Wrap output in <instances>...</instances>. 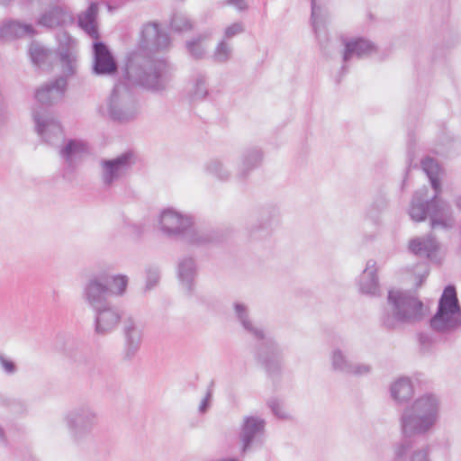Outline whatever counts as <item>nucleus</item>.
Here are the masks:
<instances>
[{
    "label": "nucleus",
    "instance_id": "a19ab883",
    "mask_svg": "<svg viewBox=\"0 0 461 461\" xmlns=\"http://www.w3.org/2000/svg\"><path fill=\"white\" fill-rule=\"evenodd\" d=\"M171 29L176 32H189L194 29V23L190 18L181 13H176L173 14L170 21Z\"/></svg>",
    "mask_w": 461,
    "mask_h": 461
},
{
    "label": "nucleus",
    "instance_id": "c9c22d12",
    "mask_svg": "<svg viewBox=\"0 0 461 461\" xmlns=\"http://www.w3.org/2000/svg\"><path fill=\"white\" fill-rule=\"evenodd\" d=\"M386 198L383 195L377 196L367 208L366 219L369 220L374 225L378 226L381 222L380 215L386 210Z\"/></svg>",
    "mask_w": 461,
    "mask_h": 461
},
{
    "label": "nucleus",
    "instance_id": "e433bc0d",
    "mask_svg": "<svg viewBox=\"0 0 461 461\" xmlns=\"http://www.w3.org/2000/svg\"><path fill=\"white\" fill-rule=\"evenodd\" d=\"M206 172L220 181H229L231 173L227 165L220 159H212L205 165Z\"/></svg>",
    "mask_w": 461,
    "mask_h": 461
},
{
    "label": "nucleus",
    "instance_id": "4d7b16f0",
    "mask_svg": "<svg viewBox=\"0 0 461 461\" xmlns=\"http://www.w3.org/2000/svg\"><path fill=\"white\" fill-rule=\"evenodd\" d=\"M14 0H2V5H9Z\"/></svg>",
    "mask_w": 461,
    "mask_h": 461
},
{
    "label": "nucleus",
    "instance_id": "3c124183",
    "mask_svg": "<svg viewBox=\"0 0 461 461\" xmlns=\"http://www.w3.org/2000/svg\"><path fill=\"white\" fill-rule=\"evenodd\" d=\"M2 369L8 375H13L18 371L17 365L13 360L5 358L3 357H2Z\"/></svg>",
    "mask_w": 461,
    "mask_h": 461
},
{
    "label": "nucleus",
    "instance_id": "9d476101",
    "mask_svg": "<svg viewBox=\"0 0 461 461\" xmlns=\"http://www.w3.org/2000/svg\"><path fill=\"white\" fill-rule=\"evenodd\" d=\"M135 163V156L131 151H126L116 158L102 159L101 179L105 187H110L115 181L127 174Z\"/></svg>",
    "mask_w": 461,
    "mask_h": 461
},
{
    "label": "nucleus",
    "instance_id": "f03ea898",
    "mask_svg": "<svg viewBox=\"0 0 461 461\" xmlns=\"http://www.w3.org/2000/svg\"><path fill=\"white\" fill-rule=\"evenodd\" d=\"M233 310L235 317L244 331L258 341L254 349L255 357L270 377H278L283 366V348L263 327L258 325L250 318L247 304L235 302Z\"/></svg>",
    "mask_w": 461,
    "mask_h": 461
},
{
    "label": "nucleus",
    "instance_id": "f8f14e48",
    "mask_svg": "<svg viewBox=\"0 0 461 461\" xmlns=\"http://www.w3.org/2000/svg\"><path fill=\"white\" fill-rule=\"evenodd\" d=\"M193 217L172 208L165 209L159 216L160 230L167 237L181 240L193 223Z\"/></svg>",
    "mask_w": 461,
    "mask_h": 461
},
{
    "label": "nucleus",
    "instance_id": "a878e982",
    "mask_svg": "<svg viewBox=\"0 0 461 461\" xmlns=\"http://www.w3.org/2000/svg\"><path fill=\"white\" fill-rule=\"evenodd\" d=\"M375 265V260H368L359 278L360 292L371 296H375L379 294V283Z\"/></svg>",
    "mask_w": 461,
    "mask_h": 461
},
{
    "label": "nucleus",
    "instance_id": "dca6fc26",
    "mask_svg": "<svg viewBox=\"0 0 461 461\" xmlns=\"http://www.w3.org/2000/svg\"><path fill=\"white\" fill-rule=\"evenodd\" d=\"M435 194L429 200V219L432 229L449 230L455 225V218L451 205Z\"/></svg>",
    "mask_w": 461,
    "mask_h": 461
},
{
    "label": "nucleus",
    "instance_id": "5701e85b",
    "mask_svg": "<svg viewBox=\"0 0 461 461\" xmlns=\"http://www.w3.org/2000/svg\"><path fill=\"white\" fill-rule=\"evenodd\" d=\"M263 160L262 150L256 146L245 148L240 157L237 166L236 177L239 181H244L249 175L258 168Z\"/></svg>",
    "mask_w": 461,
    "mask_h": 461
},
{
    "label": "nucleus",
    "instance_id": "423d86ee",
    "mask_svg": "<svg viewBox=\"0 0 461 461\" xmlns=\"http://www.w3.org/2000/svg\"><path fill=\"white\" fill-rule=\"evenodd\" d=\"M109 117L118 122L135 120L140 107L133 92L125 83H118L113 88L106 103Z\"/></svg>",
    "mask_w": 461,
    "mask_h": 461
},
{
    "label": "nucleus",
    "instance_id": "603ef678",
    "mask_svg": "<svg viewBox=\"0 0 461 461\" xmlns=\"http://www.w3.org/2000/svg\"><path fill=\"white\" fill-rule=\"evenodd\" d=\"M224 4L227 5H233L239 11H245L249 7L246 0H226Z\"/></svg>",
    "mask_w": 461,
    "mask_h": 461
},
{
    "label": "nucleus",
    "instance_id": "79ce46f5",
    "mask_svg": "<svg viewBox=\"0 0 461 461\" xmlns=\"http://www.w3.org/2000/svg\"><path fill=\"white\" fill-rule=\"evenodd\" d=\"M232 56V47L227 43L225 39H222L216 46L213 54L212 60L218 64H223L228 62Z\"/></svg>",
    "mask_w": 461,
    "mask_h": 461
},
{
    "label": "nucleus",
    "instance_id": "72a5a7b5",
    "mask_svg": "<svg viewBox=\"0 0 461 461\" xmlns=\"http://www.w3.org/2000/svg\"><path fill=\"white\" fill-rule=\"evenodd\" d=\"M421 167L425 174L428 176L434 191L440 193L441 188L440 181L438 178L440 168L438 162L430 157H426L421 160Z\"/></svg>",
    "mask_w": 461,
    "mask_h": 461
},
{
    "label": "nucleus",
    "instance_id": "f3484780",
    "mask_svg": "<svg viewBox=\"0 0 461 461\" xmlns=\"http://www.w3.org/2000/svg\"><path fill=\"white\" fill-rule=\"evenodd\" d=\"M89 153V146L86 141L77 139L68 140L59 151V157L66 163L63 176L68 177L73 173L77 163Z\"/></svg>",
    "mask_w": 461,
    "mask_h": 461
},
{
    "label": "nucleus",
    "instance_id": "393cba45",
    "mask_svg": "<svg viewBox=\"0 0 461 461\" xmlns=\"http://www.w3.org/2000/svg\"><path fill=\"white\" fill-rule=\"evenodd\" d=\"M177 276L182 287L187 294H191L194 291L196 276V265L194 258L185 257L179 260Z\"/></svg>",
    "mask_w": 461,
    "mask_h": 461
},
{
    "label": "nucleus",
    "instance_id": "de8ad7c7",
    "mask_svg": "<svg viewBox=\"0 0 461 461\" xmlns=\"http://www.w3.org/2000/svg\"><path fill=\"white\" fill-rule=\"evenodd\" d=\"M2 406L15 414L23 413L25 411V405L23 402L12 398L2 400Z\"/></svg>",
    "mask_w": 461,
    "mask_h": 461
},
{
    "label": "nucleus",
    "instance_id": "4c0bfd02",
    "mask_svg": "<svg viewBox=\"0 0 461 461\" xmlns=\"http://www.w3.org/2000/svg\"><path fill=\"white\" fill-rule=\"evenodd\" d=\"M208 94L206 85V77L202 73H197L193 79L189 95L192 100H203Z\"/></svg>",
    "mask_w": 461,
    "mask_h": 461
},
{
    "label": "nucleus",
    "instance_id": "b1692460",
    "mask_svg": "<svg viewBox=\"0 0 461 461\" xmlns=\"http://www.w3.org/2000/svg\"><path fill=\"white\" fill-rule=\"evenodd\" d=\"M411 446L409 440L404 439L393 447V461H431L429 457V447L424 446L411 450Z\"/></svg>",
    "mask_w": 461,
    "mask_h": 461
},
{
    "label": "nucleus",
    "instance_id": "f704fd0d",
    "mask_svg": "<svg viewBox=\"0 0 461 461\" xmlns=\"http://www.w3.org/2000/svg\"><path fill=\"white\" fill-rule=\"evenodd\" d=\"M29 54L33 64L39 67L48 64L52 57V51L37 41L31 43Z\"/></svg>",
    "mask_w": 461,
    "mask_h": 461
},
{
    "label": "nucleus",
    "instance_id": "412c9836",
    "mask_svg": "<svg viewBox=\"0 0 461 461\" xmlns=\"http://www.w3.org/2000/svg\"><path fill=\"white\" fill-rule=\"evenodd\" d=\"M95 332L105 336L113 331L118 326L122 315L116 307L110 303L95 309Z\"/></svg>",
    "mask_w": 461,
    "mask_h": 461
},
{
    "label": "nucleus",
    "instance_id": "7ed1b4c3",
    "mask_svg": "<svg viewBox=\"0 0 461 461\" xmlns=\"http://www.w3.org/2000/svg\"><path fill=\"white\" fill-rule=\"evenodd\" d=\"M440 400L434 393H424L407 406L400 418L404 438L424 436L429 433L439 420Z\"/></svg>",
    "mask_w": 461,
    "mask_h": 461
},
{
    "label": "nucleus",
    "instance_id": "20e7f679",
    "mask_svg": "<svg viewBox=\"0 0 461 461\" xmlns=\"http://www.w3.org/2000/svg\"><path fill=\"white\" fill-rule=\"evenodd\" d=\"M422 303L406 292L390 290L387 306L382 314L383 324L395 329L399 323L418 321L422 315Z\"/></svg>",
    "mask_w": 461,
    "mask_h": 461
},
{
    "label": "nucleus",
    "instance_id": "f257e3e1",
    "mask_svg": "<svg viewBox=\"0 0 461 461\" xmlns=\"http://www.w3.org/2000/svg\"><path fill=\"white\" fill-rule=\"evenodd\" d=\"M170 43V37L159 29L158 23L145 24L140 43L141 50L131 53L125 66L127 79L154 91L165 89L172 76L171 66L165 59L146 55L144 50H164Z\"/></svg>",
    "mask_w": 461,
    "mask_h": 461
},
{
    "label": "nucleus",
    "instance_id": "39448f33",
    "mask_svg": "<svg viewBox=\"0 0 461 461\" xmlns=\"http://www.w3.org/2000/svg\"><path fill=\"white\" fill-rule=\"evenodd\" d=\"M63 421L72 442L81 446L90 439L93 430L99 425L100 414L94 405L84 402L68 410Z\"/></svg>",
    "mask_w": 461,
    "mask_h": 461
},
{
    "label": "nucleus",
    "instance_id": "0eeeda50",
    "mask_svg": "<svg viewBox=\"0 0 461 461\" xmlns=\"http://www.w3.org/2000/svg\"><path fill=\"white\" fill-rule=\"evenodd\" d=\"M430 326L438 332L453 331L461 326V308L454 285L445 287L438 311L430 320Z\"/></svg>",
    "mask_w": 461,
    "mask_h": 461
},
{
    "label": "nucleus",
    "instance_id": "6e6d98bb",
    "mask_svg": "<svg viewBox=\"0 0 461 461\" xmlns=\"http://www.w3.org/2000/svg\"><path fill=\"white\" fill-rule=\"evenodd\" d=\"M429 338L428 335L420 334V342L424 345L426 342H429Z\"/></svg>",
    "mask_w": 461,
    "mask_h": 461
},
{
    "label": "nucleus",
    "instance_id": "c756f323",
    "mask_svg": "<svg viewBox=\"0 0 461 461\" xmlns=\"http://www.w3.org/2000/svg\"><path fill=\"white\" fill-rule=\"evenodd\" d=\"M409 249L417 256L431 258L438 250V243L432 234H429L427 237L411 240Z\"/></svg>",
    "mask_w": 461,
    "mask_h": 461
},
{
    "label": "nucleus",
    "instance_id": "5fc2aeb1",
    "mask_svg": "<svg viewBox=\"0 0 461 461\" xmlns=\"http://www.w3.org/2000/svg\"><path fill=\"white\" fill-rule=\"evenodd\" d=\"M64 352H65V354H66L68 357H71V358H76V354L73 352L72 346H71V347H69V348H64Z\"/></svg>",
    "mask_w": 461,
    "mask_h": 461
},
{
    "label": "nucleus",
    "instance_id": "6e6552de",
    "mask_svg": "<svg viewBox=\"0 0 461 461\" xmlns=\"http://www.w3.org/2000/svg\"><path fill=\"white\" fill-rule=\"evenodd\" d=\"M266 425L264 418L257 415H246L240 425V453L242 456L261 448L266 441Z\"/></svg>",
    "mask_w": 461,
    "mask_h": 461
},
{
    "label": "nucleus",
    "instance_id": "4468645a",
    "mask_svg": "<svg viewBox=\"0 0 461 461\" xmlns=\"http://www.w3.org/2000/svg\"><path fill=\"white\" fill-rule=\"evenodd\" d=\"M106 282V277L95 276L83 287V299L93 310L109 303L110 289Z\"/></svg>",
    "mask_w": 461,
    "mask_h": 461
},
{
    "label": "nucleus",
    "instance_id": "7c9ffc66",
    "mask_svg": "<svg viewBox=\"0 0 461 461\" xmlns=\"http://www.w3.org/2000/svg\"><path fill=\"white\" fill-rule=\"evenodd\" d=\"M97 13V5L91 3L87 9L78 16V25L93 39L99 37L96 26Z\"/></svg>",
    "mask_w": 461,
    "mask_h": 461
},
{
    "label": "nucleus",
    "instance_id": "c85d7f7f",
    "mask_svg": "<svg viewBox=\"0 0 461 461\" xmlns=\"http://www.w3.org/2000/svg\"><path fill=\"white\" fill-rule=\"evenodd\" d=\"M211 37L212 32L206 31L186 41L185 49L189 56L194 59H203L207 53Z\"/></svg>",
    "mask_w": 461,
    "mask_h": 461
},
{
    "label": "nucleus",
    "instance_id": "58836bf2",
    "mask_svg": "<svg viewBox=\"0 0 461 461\" xmlns=\"http://www.w3.org/2000/svg\"><path fill=\"white\" fill-rule=\"evenodd\" d=\"M272 228L270 221H257L255 222H250L248 227L249 237L253 240H259L266 239L271 233Z\"/></svg>",
    "mask_w": 461,
    "mask_h": 461
},
{
    "label": "nucleus",
    "instance_id": "aec40b11",
    "mask_svg": "<svg viewBox=\"0 0 461 461\" xmlns=\"http://www.w3.org/2000/svg\"><path fill=\"white\" fill-rule=\"evenodd\" d=\"M122 333L125 339V357L132 358L140 348L143 339V325L132 316L124 318Z\"/></svg>",
    "mask_w": 461,
    "mask_h": 461
},
{
    "label": "nucleus",
    "instance_id": "a18cd8bd",
    "mask_svg": "<svg viewBox=\"0 0 461 461\" xmlns=\"http://www.w3.org/2000/svg\"><path fill=\"white\" fill-rule=\"evenodd\" d=\"M213 388H214V381L212 380L207 387L205 396L201 401L198 411L200 414H204L208 411V410L211 407L212 400V394H213Z\"/></svg>",
    "mask_w": 461,
    "mask_h": 461
},
{
    "label": "nucleus",
    "instance_id": "13d9d810",
    "mask_svg": "<svg viewBox=\"0 0 461 461\" xmlns=\"http://www.w3.org/2000/svg\"><path fill=\"white\" fill-rule=\"evenodd\" d=\"M107 7H108L110 12H112L113 10V8L110 5H107Z\"/></svg>",
    "mask_w": 461,
    "mask_h": 461
},
{
    "label": "nucleus",
    "instance_id": "bb28decb",
    "mask_svg": "<svg viewBox=\"0 0 461 461\" xmlns=\"http://www.w3.org/2000/svg\"><path fill=\"white\" fill-rule=\"evenodd\" d=\"M428 193V188L423 186L415 192L409 214L411 220L415 221H423L427 215L429 216V201H424V197Z\"/></svg>",
    "mask_w": 461,
    "mask_h": 461
},
{
    "label": "nucleus",
    "instance_id": "2eb2a0df",
    "mask_svg": "<svg viewBox=\"0 0 461 461\" xmlns=\"http://www.w3.org/2000/svg\"><path fill=\"white\" fill-rule=\"evenodd\" d=\"M48 5L49 7L36 19L37 25L54 29L73 23V13L69 7L65 5L53 4V2Z\"/></svg>",
    "mask_w": 461,
    "mask_h": 461
},
{
    "label": "nucleus",
    "instance_id": "8fccbe9b",
    "mask_svg": "<svg viewBox=\"0 0 461 461\" xmlns=\"http://www.w3.org/2000/svg\"><path fill=\"white\" fill-rule=\"evenodd\" d=\"M245 31L244 24L241 22L233 23L224 30L223 39L229 40L235 37L238 34L242 33Z\"/></svg>",
    "mask_w": 461,
    "mask_h": 461
},
{
    "label": "nucleus",
    "instance_id": "49530a36",
    "mask_svg": "<svg viewBox=\"0 0 461 461\" xmlns=\"http://www.w3.org/2000/svg\"><path fill=\"white\" fill-rule=\"evenodd\" d=\"M372 366L366 363H351L349 370L347 375H353L356 376H362L370 374Z\"/></svg>",
    "mask_w": 461,
    "mask_h": 461
},
{
    "label": "nucleus",
    "instance_id": "473e14b6",
    "mask_svg": "<svg viewBox=\"0 0 461 461\" xmlns=\"http://www.w3.org/2000/svg\"><path fill=\"white\" fill-rule=\"evenodd\" d=\"M392 398L399 402L409 401L413 395V386L408 377H402L396 380L390 388Z\"/></svg>",
    "mask_w": 461,
    "mask_h": 461
},
{
    "label": "nucleus",
    "instance_id": "2f4dec72",
    "mask_svg": "<svg viewBox=\"0 0 461 461\" xmlns=\"http://www.w3.org/2000/svg\"><path fill=\"white\" fill-rule=\"evenodd\" d=\"M36 30L30 23H21L19 21L10 20L2 23V38L15 37L21 38L24 36H33Z\"/></svg>",
    "mask_w": 461,
    "mask_h": 461
},
{
    "label": "nucleus",
    "instance_id": "ddd939ff",
    "mask_svg": "<svg viewBox=\"0 0 461 461\" xmlns=\"http://www.w3.org/2000/svg\"><path fill=\"white\" fill-rule=\"evenodd\" d=\"M327 18V9L318 5L315 0H312L311 21L312 29L319 41L321 52L326 57L331 58L334 53V48L337 45V42L331 41L328 36L325 29Z\"/></svg>",
    "mask_w": 461,
    "mask_h": 461
},
{
    "label": "nucleus",
    "instance_id": "ea45409f",
    "mask_svg": "<svg viewBox=\"0 0 461 461\" xmlns=\"http://www.w3.org/2000/svg\"><path fill=\"white\" fill-rule=\"evenodd\" d=\"M331 366L334 371L347 374L349 370L350 362L346 355L339 348H334L330 353Z\"/></svg>",
    "mask_w": 461,
    "mask_h": 461
},
{
    "label": "nucleus",
    "instance_id": "cd10ccee",
    "mask_svg": "<svg viewBox=\"0 0 461 461\" xmlns=\"http://www.w3.org/2000/svg\"><path fill=\"white\" fill-rule=\"evenodd\" d=\"M214 240L215 236L212 231L196 227L194 221L181 238V240L196 247L206 246L213 242Z\"/></svg>",
    "mask_w": 461,
    "mask_h": 461
},
{
    "label": "nucleus",
    "instance_id": "1a4fd4ad",
    "mask_svg": "<svg viewBox=\"0 0 461 461\" xmlns=\"http://www.w3.org/2000/svg\"><path fill=\"white\" fill-rule=\"evenodd\" d=\"M56 39L58 41L56 54L63 74L61 77H64L68 80V77L74 76L77 69V42L66 31L58 32Z\"/></svg>",
    "mask_w": 461,
    "mask_h": 461
},
{
    "label": "nucleus",
    "instance_id": "9b49d317",
    "mask_svg": "<svg viewBox=\"0 0 461 461\" xmlns=\"http://www.w3.org/2000/svg\"><path fill=\"white\" fill-rule=\"evenodd\" d=\"M32 117L39 136L47 143L55 145L62 139L63 131L59 121L46 109H33Z\"/></svg>",
    "mask_w": 461,
    "mask_h": 461
},
{
    "label": "nucleus",
    "instance_id": "4be33fe9",
    "mask_svg": "<svg viewBox=\"0 0 461 461\" xmlns=\"http://www.w3.org/2000/svg\"><path fill=\"white\" fill-rule=\"evenodd\" d=\"M67 86V79L64 77H59L40 87L35 93V98L43 105H52L62 100Z\"/></svg>",
    "mask_w": 461,
    "mask_h": 461
},
{
    "label": "nucleus",
    "instance_id": "864d4df0",
    "mask_svg": "<svg viewBox=\"0 0 461 461\" xmlns=\"http://www.w3.org/2000/svg\"><path fill=\"white\" fill-rule=\"evenodd\" d=\"M133 231L138 235L140 236L143 233V227L141 225L134 224L132 225Z\"/></svg>",
    "mask_w": 461,
    "mask_h": 461
},
{
    "label": "nucleus",
    "instance_id": "c03bdc74",
    "mask_svg": "<svg viewBox=\"0 0 461 461\" xmlns=\"http://www.w3.org/2000/svg\"><path fill=\"white\" fill-rule=\"evenodd\" d=\"M146 275H147V283H146V288L148 290L155 287L159 281L160 278V270L158 267L157 266H149L146 268Z\"/></svg>",
    "mask_w": 461,
    "mask_h": 461
},
{
    "label": "nucleus",
    "instance_id": "09e8293b",
    "mask_svg": "<svg viewBox=\"0 0 461 461\" xmlns=\"http://www.w3.org/2000/svg\"><path fill=\"white\" fill-rule=\"evenodd\" d=\"M267 405L271 409L273 414L278 419L286 420L289 418V414L277 399H270L267 402Z\"/></svg>",
    "mask_w": 461,
    "mask_h": 461
},
{
    "label": "nucleus",
    "instance_id": "37998d69",
    "mask_svg": "<svg viewBox=\"0 0 461 461\" xmlns=\"http://www.w3.org/2000/svg\"><path fill=\"white\" fill-rule=\"evenodd\" d=\"M111 279L110 294L122 295L128 285V277L124 275H116L113 276Z\"/></svg>",
    "mask_w": 461,
    "mask_h": 461
},
{
    "label": "nucleus",
    "instance_id": "a211bd4d",
    "mask_svg": "<svg viewBox=\"0 0 461 461\" xmlns=\"http://www.w3.org/2000/svg\"><path fill=\"white\" fill-rule=\"evenodd\" d=\"M343 45L341 76L347 72V65L352 58L363 59L368 57L376 50L375 45L365 38L344 39Z\"/></svg>",
    "mask_w": 461,
    "mask_h": 461
},
{
    "label": "nucleus",
    "instance_id": "6ab92c4d",
    "mask_svg": "<svg viewBox=\"0 0 461 461\" xmlns=\"http://www.w3.org/2000/svg\"><path fill=\"white\" fill-rule=\"evenodd\" d=\"M93 73L97 76H113L118 69L117 62L109 48L103 41L93 43Z\"/></svg>",
    "mask_w": 461,
    "mask_h": 461
}]
</instances>
